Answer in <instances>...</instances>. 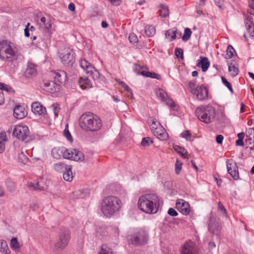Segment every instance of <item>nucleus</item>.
Wrapping results in <instances>:
<instances>
[{"label":"nucleus","mask_w":254,"mask_h":254,"mask_svg":"<svg viewBox=\"0 0 254 254\" xmlns=\"http://www.w3.org/2000/svg\"><path fill=\"white\" fill-rule=\"evenodd\" d=\"M159 197L155 193H146L141 195L138 201L140 209L147 214L157 212L160 205Z\"/></svg>","instance_id":"nucleus-1"},{"label":"nucleus","mask_w":254,"mask_h":254,"mask_svg":"<svg viewBox=\"0 0 254 254\" xmlns=\"http://www.w3.org/2000/svg\"><path fill=\"white\" fill-rule=\"evenodd\" d=\"M79 124L80 127L86 131H94L101 128L102 121L98 116L89 112L82 115Z\"/></svg>","instance_id":"nucleus-2"},{"label":"nucleus","mask_w":254,"mask_h":254,"mask_svg":"<svg viewBox=\"0 0 254 254\" xmlns=\"http://www.w3.org/2000/svg\"><path fill=\"white\" fill-rule=\"evenodd\" d=\"M122 205V202L118 197L108 196L102 200L101 211L105 216L110 217L120 210Z\"/></svg>","instance_id":"nucleus-3"},{"label":"nucleus","mask_w":254,"mask_h":254,"mask_svg":"<svg viewBox=\"0 0 254 254\" xmlns=\"http://www.w3.org/2000/svg\"><path fill=\"white\" fill-rule=\"evenodd\" d=\"M195 114L200 121L206 124L213 122L215 119V110L211 105L201 106L197 108Z\"/></svg>","instance_id":"nucleus-4"},{"label":"nucleus","mask_w":254,"mask_h":254,"mask_svg":"<svg viewBox=\"0 0 254 254\" xmlns=\"http://www.w3.org/2000/svg\"><path fill=\"white\" fill-rule=\"evenodd\" d=\"M17 53L10 42L3 41L0 43V59L3 61H13L17 59Z\"/></svg>","instance_id":"nucleus-5"},{"label":"nucleus","mask_w":254,"mask_h":254,"mask_svg":"<svg viewBox=\"0 0 254 254\" xmlns=\"http://www.w3.org/2000/svg\"><path fill=\"white\" fill-rule=\"evenodd\" d=\"M148 240V234L144 230H139L127 236V241L130 244L135 246L145 245Z\"/></svg>","instance_id":"nucleus-6"},{"label":"nucleus","mask_w":254,"mask_h":254,"mask_svg":"<svg viewBox=\"0 0 254 254\" xmlns=\"http://www.w3.org/2000/svg\"><path fill=\"white\" fill-rule=\"evenodd\" d=\"M80 66L93 79H98L100 77L99 72L96 69L86 60L81 59L79 61Z\"/></svg>","instance_id":"nucleus-7"},{"label":"nucleus","mask_w":254,"mask_h":254,"mask_svg":"<svg viewBox=\"0 0 254 254\" xmlns=\"http://www.w3.org/2000/svg\"><path fill=\"white\" fill-rule=\"evenodd\" d=\"M37 24L44 31L49 34H51L55 31L53 20L49 16H41L38 18Z\"/></svg>","instance_id":"nucleus-8"},{"label":"nucleus","mask_w":254,"mask_h":254,"mask_svg":"<svg viewBox=\"0 0 254 254\" xmlns=\"http://www.w3.org/2000/svg\"><path fill=\"white\" fill-rule=\"evenodd\" d=\"M63 157L65 159L74 160L75 161H82L84 159L83 153L73 148L64 149Z\"/></svg>","instance_id":"nucleus-9"},{"label":"nucleus","mask_w":254,"mask_h":254,"mask_svg":"<svg viewBox=\"0 0 254 254\" xmlns=\"http://www.w3.org/2000/svg\"><path fill=\"white\" fill-rule=\"evenodd\" d=\"M13 134L18 139L27 142L29 135V128L26 126L17 125L14 127Z\"/></svg>","instance_id":"nucleus-10"},{"label":"nucleus","mask_w":254,"mask_h":254,"mask_svg":"<svg viewBox=\"0 0 254 254\" xmlns=\"http://www.w3.org/2000/svg\"><path fill=\"white\" fill-rule=\"evenodd\" d=\"M69 232L67 229L61 230L58 241L55 244L57 249H63L65 247L69 240Z\"/></svg>","instance_id":"nucleus-11"},{"label":"nucleus","mask_w":254,"mask_h":254,"mask_svg":"<svg viewBox=\"0 0 254 254\" xmlns=\"http://www.w3.org/2000/svg\"><path fill=\"white\" fill-rule=\"evenodd\" d=\"M226 166L228 173L235 180L239 179L238 167L236 162L233 159H229L226 161Z\"/></svg>","instance_id":"nucleus-12"},{"label":"nucleus","mask_w":254,"mask_h":254,"mask_svg":"<svg viewBox=\"0 0 254 254\" xmlns=\"http://www.w3.org/2000/svg\"><path fill=\"white\" fill-rule=\"evenodd\" d=\"M157 98L173 109L175 108V103L173 100L168 97L167 93L162 89H158L156 91Z\"/></svg>","instance_id":"nucleus-13"},{"label":"nucleus","mask_w":254,"mask_h":254,"mask_svg":"<svg viewBox=\"0 0 254 254\" xmlns=\"http://www.w3.org/2000/svg\"><path fill=\"white\" fill-rule=\"evenodd\" d=\"M61 60L63 64L67 66H71L75 62L72 50H68L61 56Z\"/></svg>","instance_id":"nucleus-14"},{"label":"nucleus","mask_w":254,"mask_h":254,"mask_svg":"<svg viewBox=\"0 0 254 254\" xmlns=\"http://www.w3.org/2000/svg\"><path fill=\"white\" fill-rule=\"evenodd\" d=\"M177 209L183 215H187L190 212V204L183 199H178L176 202Z\"/></svg>","instance_id":"nucleus-15"},{"label":"nucleus","mask_w":254,"mask_h":254,"mask_svg":"<svg viewBox=\"0 0 254 254\" xmlns=\"http://www.w3.org/2000/svg\"><path fill=\"white\" fill-rule=\"evenodd\" d=\"M192 94L195 95L198 100L203 101L207 98L208 90L205 86L201 85L197 86L196 89H193Z\"/></svg>","instance_id":"nucleus-16"},{"label":"nucleus","mask_w":254,"mask_h":254,"mask_svg":"<svg viewBox=\"0 0 254 254\" xmlns=\"http://www.w3.org/2000/svg\"><path fill=\"white\" fill-rule=\"evenodd\" d=\"M31 110L36 115L44 116L47 114L46 108L38 102H35L32 104Z\"/></svg>","instance_id":"nucleus-17"},{"label":"nucleus","mask_w":254,"mask_h":254,"mask_svg":"<svg viewBox=\"0 0 254 254\" xmlns=\"http://www.w3.org/2000/svg\"><path fill=\"white\" fill-rule=\"evenodd\" d=\"M181 254H197L192 242L189 241L184 244L181 249Z\"/></svg>","instance_id":"nucleus-18"},{"label":"nucleus","mask_w":254,"mask_h":254,"mask_svg":"<svg viewBox=\"0 0 254 254\" xmlns=\"http://www.w3.org/2000/svg\"><path fill=\"white\" fill-rule=\"evenodd\" d=\"M27 115V112L24 107L18 105L13 110V116L17 119H22Z\"/></svg>","instance_id":"nucleus-19"},{"label":"nucleus","mask_w":254,"mask_h":254,"mask_svg":"<svg viewBox=\"0 0 254 254\" xmlns=\"http://www.w3.org/2000/svg\"><path fill=\"white\" fill-rule=\"evenodd\" d=\"M177 34H178V38H179L181 36V33L178 32V30L176 28H173L169 29L166 31L165 37L168 39L170 42L173 41L177 37Z\"/></svg>","instance_id":"nucleus-20"},{"label":"nucleus","mask_w":254,"mask_h":254,"mask_svg":"<svg viewBox=\"0 0 254 254\" xmlns=\"http://www.w3.org/2000/svg\"><path fill=\"white\" fill-rule=\"evenodd\" d=\"M210 65V62L207 58L205 57H200V60H198L197 66L201 67L202 71H206Z\"/></svg>","instance_id":"nucleus-21"},{"label":"nucleus","mask_w":254,"mask_h":254,"mask_svg":"<svg viewBox=\"0 0 254 254\" xmlns=\"http://www.w3.org/2000/svg\"><path fill=\"white\" fill-rule=\"evenodd\" d=\"M54 78L56 82L64 83L67 79L66 73L63 70H59L55 73Z\"/></svg>","instance_id":"nucleus-22"},{"label":"nucleus","mask_w":254,"mask_h":254,"mask_svg":"<svg viewBox=\"0 0 254 254\" xmlns=\"http://www.w3.org/2000/svg\"><path fill=\"white\" fill-rule=\"evenodd\" d=\"M36 73L37 69L36 65L32 63H28L25 72V76L27 77H31L35 76Z\"/></svg>","instance_id":"nucleus-23"},{"label":"nucleus","mask_w":254,"mask_h":254,"mask_svg":"<svg viewBox=\"0 0 254 254\" xmlns=\"http://www.w3.org/2000/svg\"><path fill=\"white\" fill-rule=\"evenodd\" d=\"M78 83L80 88L82 89H88L92 87V83L88 77H80Z\"/></svg>","instance_id":"nucleus-24"},{"label":"nucleus","mask_w":254,"mask_h":254,"mask_svg":"<svg viewBox=\"0 0 254 254\" xmlns=\"http://www.w3.org/2000/svg\"><path fill=\"white\" fill-rule=\"evenodd\" d=\"M89 192L87 189L77 190L73 192V197L76 199L84 198L89 196Z\"/></svg>","instance_id":"nucleus-25"},{"label":"nucleus","mask_w":254,"mask_h":254,"mask_svg":"<svg viewBox=\"0 0 254 254\" xmlns=\"http://www.w3.org/2000/svg\"><path fill=\"white\" fill-rule=\"evenodd\" d=\"M64 149L63 147H54L51 150L52 156L56 159H61L62 155L63 156Z\"/></svg>","instance_id":"nucleus-26"},{"label":"nucleus","mask_w":254,"mask_h":254,"mask_svg":"<svg viewBox=\"0 0 254 254\" xmlns=\"http://www.w3.org/2000/svg\"><path fill=\"white\" fill-rule=\"evenodd\" d=\"M71 166L69 165L67 169L63 172V178L67 182H71L72 180L73 175L71 171Z\"/></svg>","instance_id":"nucleus-27"},{"label":"nucleus","mask_w":254,"mask_h":254,"mask_svg":"<svg viewBox=\"0 0 254 254\" xmlns=\"http://www.w3.org/2000/svg\"><path fill=\"white\" fill-rule=\"evenodd\" d=\"M68 166L69 165H67L64 163H58L54 165L53 168L54 170L57 172L63 173L67 169Z\"/></svg>","instance_id":"nucleus-28"},{"label":"nucleus","mask_w":254,"mask_h":254,"mask_svg":"<svg viewBox=\"0 0 254 254\" xmlns=\"http://www.w3.org/2000/svg\"><path fill=\"white\" fill-rule=\"evenodd\" d=\"M208 229L212 234H218L220 227L217 223L210 222L208 224Z\"/></svg>","instance_id":"nucleus-29"},{"label":"nucleus","mask_w":254,"mask_h":254,"mask_svg":"<svg viewBox=\"0 0 254 254\" xmlns=\"http://www.w3.org/2000/svg\"><path fill=\"white\" fill-rule=\"evenodd\" d=\"M228 70L230 73V75L234 77L238 74V67L235 66L232 63L228 64Z\"/></svg>","instance_id":"nucleus-30"},{"label":"nucleus","mask_w":254,"mask_h":254,"mask_svg":"<svg viewBox=\"0 0 254 254\" xmlns=\"http://www.w3.org/2000/svg\"><path fill=\"white\" fill-rule=\"evenodd\" d=\"M160 15L162 17H166L169 15V11L167 6L161 4L159 9Z\"/></svg>","instance_id":"nucleus-31"},{"label":"nucleus","mask_w":254,"mask_h":254,"mask_svg":"<svg viewBox=\"0 0 254 254\" xmlns=\"http://www.w3.org/2000/svg\"><path fill=\"white\" fill-rule=\"evenodd\" d=\"M118 83L125 89V90L127 92V96L130 98H133V93L131 89L124 82L121 81L117 80Z\"/></svg>","instance_id":"nucleus-32"},{"label":"nucleus","mask_w":254,"mask_h":254,"mask_svg":"<svg viewBox=\"0 0 254 254\" xmlns=\"http://www.w3.org/2000/svg\"><path fill=\"white\" fill-rule=\"evenodd\" d=\"M144 30L146 35L148 37L153 36L156 32L155 27L151 25L145 27Z\"/></svg>","instance_id":"nucleus-33"},{"label":"nucleus","mask_w":254,"mask_h":254,"mask_svg":"<svg viewBox=\"0 0 254 254\" xmlns=\"http://www.w3.org/2000/svg\"><path fill=\"white\" fill-rule=\"evenodd\" d=\"M9 249L6 241L4 240H0V252L2 254H4L6 252H8Z\"/></svg>","instance_id":"nucleus-34"},{"label":"nucleus","mask_w":254,"mask_h":254,"mask_svg":"<svg viewBox=\"0 0 254 254\" xmlns=\"http://www.w3.org/2000/svg\"><path fill=\"white\" fill-rule=\"evenodd\" d=\"M44 85L45 89L46 91L50 92H52L54 91L53 88L54 87V86H55V82H54L53 81H46L44 83Z\"/></svg>","instance_id":"nucleus-35"},{"label":"nucleus","mask_w":254,"mask_h":254,"mask_svg":"<svg viewBox=\"0 0 254 254\" xmlns=\"http://www.w3.org/2000/svg\"><path fill=\"white\" fill-rule=\"evenodd\" d=\"M148 123L150 125V128L152 132L156 130L159 127V123L157 124V121L155 119H149L148 120Z\"/></svg>","instance_id":"nucleus-36"},{"label":"nucleus","mask_w":254,"mask_h":254,"mask_svg":"<svg viewBox=\"0 0 254 254\" xmlns=\"http://www.w3.org/2000/svg\"><path fill=\"white\" fill-rule=\"evenodd\" d=\"M192 32L189 28H186L184 30V34L182 37L184 41L189 40L191 36Z\"/></svg>","instance_id":"nucleus-37"},{"label":"nucleus","mask_w":254,"mask_h":254,"mask_svg":"<svg viewBox=\"0 0 254 254\" xmlns=\"http://www.w3.org/2000/svg\"><path fill=\"white\" fill-rule=\"evenodd\" d=\"M11 248L15 251H19V244L17 241V238H12L10 241Z\"/></svg>","instance_id":"nucleus-38"},{"label":"nucleus","mask_w":254,"mask_h":254,"mask_svg":"<svg viewBox=\"0 0 254 254\" xmlns=\"http://www.w3.org/2000/svg\"><path fill=\"white\" fill-rule=\"evenodd\" d=\"M173 148L174 150L182 156H184L187 153V151L184 148L178 145H174L173 146Z\"/></svg>","instance_id":"nucleus-39"},{"label":"nucleus","mask_w":254,"mask_h":254,"mask_svg":"<svg viewBox=\"0 0 254 254\" xmlns=\"http://www.w3.org/2000/svg\"><path fill=\"white\" fill-rule=\"evenodd\" d=\"M28 187L30 189L33 190H41L43 189L42 187H40L39 183H29L28 184Z\"/></svg>","instance_id":"nucleus-40"},{"label":"nucleus","mask_w":254,"mask_h":254,"mask_svg":"<svg viewBox=\"0 0 254 254\" xmlns=\"http://www.w3.org/2000/svg\"><path fill=\"white\" fill-rule=\"evenodd\" d=\"M181 135L182 138L186 139L187 141H192L193 140L192 135L188 130L183 131Z\"/></svg>","instance_id":"nucleus-41"},{"label":"nucleus","mask_w":254,"mask_h":254,"mask_svg":"<svg viewBox=\"0 0 254 254\" xmlns=\"http://www.w3.org/2000/svg\"><path fill=\"white\" fill-rule=\"evenodd\" d=\"M140 74L147 77L158 78L157 77L158 75L155 72H151L150 71H145L142 70L140 71Z\"/></svg>","instance_id":"nucleus-42"},{"label":"nucleus","mask_w":254,"mask_h":254,"mask_svg":"<svg viewBox=\"0 0 254 254\" xmlns=\"http://www.w3.org/2000/svg\"><path fill=\"white\" fill-rule=\"evenodd\" d=\"M98 254H113V253L112 249L106 246H103Z\"/></svg>","instance_id":"nucleus-43"},{"label":"nucleus","mask_w":254,"mask_h":254,"mask_svg":"<svg viewBox=\"0 0 254 254\" xmlns=\"http://www.w3.org/2000/svg\"><path fill=\"white\" fill-rule=\"evenodd\" d=\"M234 52H235V50L233 47L231 45H229L226 51V58L231 59L232 58Z\"/></svg>","instance_id":"nucleus-44"},{"label":"nucleus","mask_w":254,"mask_h":254,"mask_svg":"<svg viewBox=\"0 0 254 254\" xmlns=\"http://www.w3.org/2000/svg\"><path fill=\"white\" fill-rule=\"evenodd\" d=\"M156 137L160 140H167L168 138V134L166 131H163V132L158 134Z\"/></svg>","instance_id":"nucleus-45"},{"label":"nucleus","mask_w":254,"mask_h":254,"mask_svg":"<svg viewBox=\"0 0 254 254\" xmlns=\"http://www.w3.org/2000/svg\"><path fill=\"white\" fill-rule=\"evenodd\" d=\"M152 143L153 141L150 137H144L142 139L141 144L143 146H147Z\"/></svg>","instance_id":"nucleus-46"},{"label":"nucleus","mask_w":254,"mask_h":254,"mask_svg":"<svg viewBox=\"0 0 254 254\" xmlns=\"http://www.w3.org/2000/svg\"><path fill=\"white\" fill-rule=\"evenodd\" d=\"M182 163L179 160H177L175 164V172L177 175L180 174L182 168Z\"/></svg>","instance_id":"nucleus-47"},{"label":"nucleus","mask_w":254,"mask_h":254,"mask_svg":"<svg viewBox=\"0 0 254 254\" xmlns=\"http://www.w3.org/2000/svg\"><path fill=\"white\" fill-rule=\"evenodd\" d=\"M18 159L19 162L23 164L26 163L28 161L27 157L22 152L18 154Z\"/></svg>","instance_id":"nucleus-48"},{"label":"nucleus","mask_w":254,"mask_h":254,"mask_svg":"<svg viewBox=\"0 0 254 254\" xmlns=\"http://www.w3.org/2000/svg\"><path fill=\"white\" fill-rule=\"evenodd\" d=\"M217 120L220 123H224L227 122V118L225 114L221 112L218 116Z\"/></svg>","instance_id":"nucleus-49"},{"label":"nucleus","mask_w":254,"mask_h":254,"mask_svg":"<svg viewBox=\"0 0 254 254\" xmlns=\"http://www.w3.org/2000/svg\"><path fill=\"white\" fill-rule=\"evenodd\" d=\"M51 107L52 108L55 116L57 117L60 109L59 105L57 103H54L52 104Z\"/></svg>","instance_id":"nucleus-50"},{"label":"nucleus","mask_w":254,"mask_h":254,"mask_svg":"<svg viewBox=\"0 0 254 254\" xmlns=\"http://www.w3.org/2000/svg\"><path fill=\"white\" fill-rule=\"evenodd\" d=\"M7 140L6 132L0 128V141L5 142Z\"/></svg>","instance_id":"nucleus-51"},{"label":"nucleus","mask_w":254,"mask_h":254,"mask_svg":"<svg viewBox=\"0 0 254 254\" xmlns=\"http://www.w3.org/2000/svg\"><path fill=\"white\" fill-rule=\"evenodd\" d=\"M128 39L130 43L135 44L138 41L137 36L134 33H130L128 36Z\"/></svg>","instance_id":"nucleus-52"},{"label":"nucleus","mask_w":254,"mask_h":254,"mask_svg":"<svg viewBox=\"0 0 254 254\" xmlns=\"http://www.w3.org/2000/svg\"><path fill=\"white\" fill-rule=\"evenodd\" d=\"M222 82L223 84L228 88V89L232 92H233V88L231 86V84L228 81V80L224 77H221Z\"/></svg>","instance_id":"nucleus-53"},{"label":"nucleus","mask_w":254,"mask_h":254,"mask_svg":"<svg viewBox=\"0 0 254 254\" xmlns=\"http://www.w3.org/2000/svg\"><path fill=\"white\" fill-rule=\"evenodd\" d=\"M175 55L178 58L183 59V50L181 48H176L175 49Z\"/></svg>","instance_id":"nucleus-54"},{"label":"nucleus","mask_w":254,"mask_h":254,"mask_svg":"<svg viewBox=\"0 0 254 254\" xmlns=\"http://www.w3.org/2000/svg\"><path fill=\"white\" fill-rule=\"evenodd\" d=\"M11 88L8 85L4 84L2 83H0V90L1 91H5L7 92H8L11 91Z\"/></svg>","instance_id":"nucleus-55"},{"label":"nucleus","mask_w":254,"mask_h":254,"mask_svg":"<svg viewBox=\"0 0 254 254\" xmlns=\"http://www.w3.org/2000/svg\"><path fill=\"white\" fill-rule=\"evenodd\" d=\"M64 134L68 141L70 142L72 141L71 135L67 127L65 128L64 131Z\"/></svg>","instance_id":"nucleus-56"},{"label":"nucleus","mask_w":254,"mask_h":254,"mask_svg":"<svg viewBox=\"0 0 254 254\" xmlns=\"http://www.w3.org/2000/svg\"><path fill=\"white\" fill-rule=\"evenodd\" d=\"M163 131H166L165 128L163 127L159 123V127H158L154 131H153L154 134L157 136V134L159 133H161L162 132H163Z\"/></svg>","instance_id":"nucleus-57"},{"label":"nucleus","mask_w":254,"mask_h":254,"mask_svg":"<svg viewBox=\"0 0 254 254\" xmlns=\"http://www.w3.org/2000/svg\"><path fill=\"white\" fill-rule=\"evenodd\" d=\"M188 85L190 89V91L192 94L193 89H196L197 87L196 86V81L194 80L190 81L188 83Z\"/></svg>","instance_id":"nucleus-58"},{"label":"nucleus","mask_w":254,"mask_h":254,"mask_svg":"<svg viewBox=\"0 0 254 254\" xmlns=\"http://www.w3.org/2000/svg\"><path fill=\"white\" fill-rule=\"evenodd\" d=\"M248 135H247L246 137H250V140H252L254 139V128H250L248 130Z\"/></svg>","instance_id":"nucleus-59"},{"label":"nucleus","mask_w":254,"mask_h":254,"mask_svg":"<svg viewBox=\"0 0 254 254\" xmlns=\"http://www.w3.org/2000/svg\"><path fill=\"white\" fill-rule=\"evenodd\" d=\"M7 189L9 191H13L15 190V187L13 183L9 182L6 185Z\"/></svg>","instance_id":"nucleus-60"},{"label":"nucleus","mask_w":254,"mask_h":254,"mask_svg":"<svg viewBox=\"0 0 254 254\" xmlns=\"http://www.w3.org/2000/svg\"><path fill=\"white\" fill-rule=\"evenodd\" d=\"M218 208L220 210L222 211L223 214L226 216L227 215V211L224 206L221 204V202H218Z\"/></svg>","instance_id":"nucleus-61"},{"label":"nucleus","mask_w":254,"mask_h":254,"mask_svg":"<svg viewBox=\"0 0 254 254\" xmlns=\"http://www.w3.org/2000/svg\"><path fill=\"white\" fill-rule=\"evenodd\" d=\"M168 213L171 216H176L178 215L177 212L173 208H170L169 209Z\"/></svg>","instance_id":"nucleus-62"},{"label":"nucleus","mask_w":254,"mask_h":254,"mask_svg":"<svg viewBox=\"0 0 254 254\" xmlns=\"http://www.w3.org/2000/svg\"><path fill=\"white\" fill-rule=\"evenodd\" d=\"M142 67L138 64H135L134 65L133 69L135 72H136L137 74H140V70L142 69Z\"/></svg>","instance_id":"nucleus-63"},{"label":"nucleus","mask_w":254,"mask_h":254,"mask_svg":"<svg viewBox=\"0 0 254 254\" xmlns=\"http://www.w3.org/2000/svg\"><path fill=\"white\" fill-rule=\"evenodd\" d=\"M223 138H224V137L222 135H221V134L218 135L216 136L217 143L218 144H222Z\"/></svg>","instance_id":"nucleus-64"}]
</instances>
